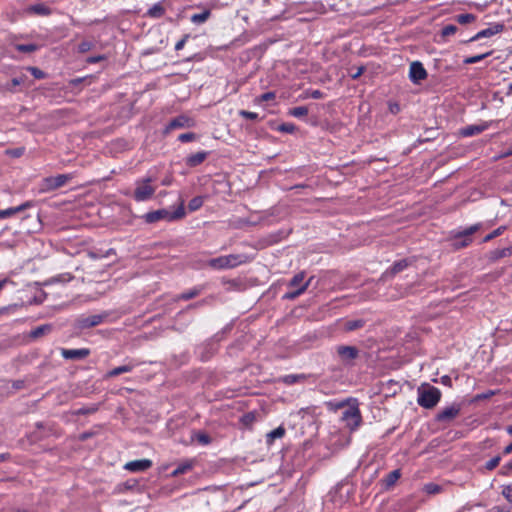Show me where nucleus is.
Segmentation results:
<instances>
[{
	"label": "nucleus",
	"mask_w": 512,
	"mask_h": 512,
	"mask_svg": "<svg viewBox=\"0 0 512 512\" xmlns=\"http://www.w3.org/2000/svg\"><path fill=\"white\" fill-rule=\"evenodd\" d=\"M247 261L248 257L244 254H229L208 260V266L217 270L231 269Z\"/></svg>",
	"instance_id": "obj_4"
},
{
	"label": "nucleus",
	"mask_w": 512,
	"mask_h": 512,
	"mask_svg": "<svg viewBox=\"0 0 512 512\" xmlns=\"http://www.w3.org/2000/svg\"><path fill=\"white\" fill-rule=\"evenodd\" d=\"M109 315L110 312L108 311H103L94 315H80L75 319L74 326L79 330L90 329L104 323Z\"/></svg>",
	"instance_id": "obj_5"
},
{
	"label": "nucleus",
	"mask_w": 512,
	"mask_h": 512,
	"mask_svg": "<svg viewBox=\"0 0 512 512\" xmlns=\"http://www.w3.org/2000/svg\"><path fill=\"white\" fill-rule=\"evenodd\" d=\"M184 201L181 200L179 206L174 211L168 209H159L146 213L143 218L146 223H155L159 220H166L168 222L182 219L185 216Z\"/></svg>",
	"instance_id": "obj_2"
},
{
	"label": "nucleus",
	"mask_w": 512,
	"mask_h": 512,
	"mask_svg": "<svg viewBox=\"0 0 512 512\" xmlns=\"http://www.w3.org/2000/svg\"><path fill=\"white\" fill-rule=\"evenodd\" d=\"M104 59L105 57L103 55L91 56L87 59V62L90 64H94L103 61Z\"/></svg>",
	"instance_id": "obj_53"
},
{
	"label": "nucleus",
	"mask_w": 512,
	"mask_h": 512,
	"mask_svg": "<svg viewBox=\"0 0 512 512\" xmlns=\"http://www.w3.org/2000/svg\"><path fill=\"white\" fill-rule=\"evenodd\" d=\"M33 206L32 201H26L16 207H10L5 210H0V219H5L14 216L17 213H20L28 208Z\"/></svg>",
	"instance_id": "obj_17"
},
{
	"label": "nucleus",
	"mask_w": 512,
	"mask_h": 512,
	"mask_svg": "<svg viewBox=\"0 0 512 512\" xmlns=\"http://www.w3.org/2000/svg\"><path fill=\"white\" fill-rule=\"evenodd\" d=\"M199 441L203 444H208L210 442V439L207 435H201L199 437Z\"/></svg>",
	"instance_id": "obj_61"
},
{
	"label": "nucleus",
	"mask_w": 512,
	"mask_h": 512,
	"mask_svg": "<svg viewBox=\"0 0 512 512\" xmlns=\"http://www.w3.org/2000/svg\"><path fill=\"white\" fill-rule=\"evenodd\" d=\"M511 470H512V461L507 462V463L502 467V473H503V474H509Z\"/></svg>",
	"instance_id": "obj_56"
},
{
	"label": "nucleus",
	"mask_w": 512,
	"mask_h": 512,
	"mask_svg": "<svg viewBox=\"0 0 512 512\" xmlns=\"http://www.w3.org/2000/svg\"><path fill=\"white\" fill-rule=\"evenodd\" d=\"M427 76V71L420 61H414L410 64L409 79L413 84H420Z\"/></svg>",
	"instance_id": "obj_10"
},
{
	"label": "nucleus",
	"mask_w": 512,
	"mask_h": 512,
	"mask_svg": "<svg viewBox=\"0 0 512 512\" xmlns=\"http://www.w3.org/2000/svg\"><path fill=\"white\" fill-rule=\"evenodd\" d=\"M504 229H505V227L501 226V227L495 229L493 232H491V234L494 235V238H495V237L501 235Z\"/></svg>",
	"instance_id": "obj_57"
},
{
	"label": "nucleus",
	"mask_w": 512,
	"mask_h": 512,
	"mask_svg": "<svg viewBox=\"0 0 512 512\" xmlns=\"http://www.w3.org/2000/svg\"><path fill=\"white\" fill-rule=\"evenodd\" d=\"M208 154L209 152L207 151H199L197 153L191 154L188 157H186L185 163L189 167H196L206 160Z\"/></svg>",
	"instance_id": "obj_20"
},
{
	"label": "nucleus",
	"mask_w": 512,
	"mask_h": 512,
	"mask_svg": "<svg viewBox=\"0 0 512 512\" xmlns=\"http://www.w3.org/2000/svg\"><path fill=\"white\" fill-rule=\"evenodd\" d=\"M201 292V289L200 288H193V289H190L188 291H185L183 292L182 294H180L178 296V299H181V300H190L196 296H198Z\"/></svg>",
	"instance_id": "obj_33"
},
{
	"label": "nucleus",
	"mask_w": 512,
	"mask_h": 512,
	"mask_svg": "<svg viewBox=\"0 0 512 512\" xmlns=\"http://www.w3.org/2000/svg\"><path fill=\"white\" fill-rule=\"evenodd\" d=\"M502 494L504 495V497H505L509 502H511V501H512V486H511V485H505V486L503 487Z\"/></svg>",
	"instance_id": "obj_49"
},
{
	"label": "nucleus",
	"mask_w": 512,
	"mask_h": 512,
	"mask_svg": "<svg viewBox=\"0 0 512 512\" xmlns=\"http://www.w3.org/2000/svg\"><path fill=\"white\" fill-rule=\"evenodd\" d=\"M189 121L190 119L184 115L177 116L168 123L164 133L168 134L174 129L187 127L189 126Z\"/></svg>",
	"instance_id": "obj_18"
},
{
	"label": "nucleus",
	"mask_w": 512,
	"mask_h": 512,
	"mask_svg": "<svg viewBox=\"0 0 512 512\" xmlns=\"http://www.w3.org/2000/svg\"><path fill=\"white\" fill-rule=\"evenodd\" d=\"M509 252H510L509 248H505V249H502V250H496L494 252L495 253V258L504 257V256L508 255Z\"/></svg>",
	"instance_id": "obj_55"
},
{
	"label": "nucleus",
	"mask_w": 512,
	"mask_h": 512,
	"mask_svg": "<svg viewBox=\"0 0 512 512\" xmlns=\"http://www.w3.org/2000/svg\"><path fill=\"white\" fill-rule=\"evenodd\" d=\"M138 365H139L138 362H136L134 360H130L128 363L118 366V367H115L112 370L108 371L106 374V378H112V377H116L123 373L131 372Z\"/></svg>",
	"instance_id": "obj_16"
},
{
	"label": "nucleus",
	"mask_w": 512,
	"mask_h": 512,
	"mask_svg": "<svg viewBox=\"0 0 512 512\" xmlns=\"http://www.w3.org/2000/svg\"><path fill=\"white\" fill-rule=\"evenodd\" d=\"M16 49L19 52L30 53V52L35 51L37 49V47L35 44H18L16 46Z\"/></svg>",
	"instance_id": "obj_39"
},
{
	"label": "nucleus",
	"mask_w": 512,
	"mask_h": 512,
	"mask_svg": "<svg viewBox=\"0 0 512 512\" xmlns=\"http://www.w3.org/2000/svg\"><path fill=\"white\" fill-rule=\"evenodd\" d=\"M441 399V391L432 385L425 384L418 388V404L425 408L435 407Z\"/></svg>",
	"instance_id": "obj_3"
},
{
	"label": "nucleus",
	"mask_w": 512,
	"mask_h": 512,
	"mask_svg": "<svg viewBox=\"0 0 512 512\" xmlns=\"http://www.w3.org/2000/svg\"><path fill=\"white\" fill-rule=\"evenodd\" d=\"M204 197L203 196H196L192 198L188 203V209L190 212L197 211L202 207L204 204Z\"/></svg>",
	"instance_id": "obj_30"
},
{
	"label": "nucleus",
	"mask_w": 512,
	"mask_h": 512,
	"mask_svg": "<svg viewBox=\"0 0 512 512\" xmlns=\"http://www.w3.org/2000/svg\"><path fill=\"white\" fill-rule=\"evenodd\" d=\"M72 177L69 174L46 177L40 184V192L46 193L64 186Z\"/></svg>",
	"instance_id": "obj_9"
},
{
	"label": "nucleus",
	"mask_w": 512,
	"mask_h": 512,
	"mask_svg": "<svg viewBox=\"0 0 512 512\" xmlns=\"http://www.w3.org/2000/svg\"><path fill=\"white\" fill-rule=\"evenodd\" d=\"M349 496H350V490L345 489V485H343V484L337 485L330 492L331 501L337 507H342V505L348 500Z\"/></svg>",
	"instance_id": "obj_12"
},
{
	"label": "nucleus",
	"mask_w": 512,
	"mask_h": 512,
	"mask_svg": "<svg viewBox=\"0 0 512 512\" xmlns=\"http://www.w3.org/2000/svg\"><path fill=\"white\" fill-rule=\"evenodd\" d=\"M323 93L319 90H314L311 94L313 99H320L322 97Z\"/></svg>",
	"instance_id": "obj_59"
},
{
	"label": "nucleus",
	"mask_w": 512,
	"mask_h": 512,
	"mask_svg": "<svg viewBox=\"0 0 512 512\" xmlns=\"http://www.w3.org/2000/svg\"><path fill=\"white\" fill-rule=\"evenodd\" d=\"M500 27L499 25H496L495 27H489V28H486V29H483L481 31H479L476 35H474L473 37H471L469 39L470 42H473V41H477L481 38H485V37H490V36H493L495 35L496 33H498L500 31Z\"/></svg>",
	"instance_id": "obj_23"
},
{
	"label": "nucleus",
	"mask_w": 512,
	"mask_h": 512,
	"mask_svg": "<svg viewBox=\"0 0 512 512\" xmlns=\"http://www.w3.org/2000/svg\"><path fill=\"white\" fill-rule=\"evenodd\" d=\"M335 350L339 361L345 367H353L360 356V350L356 346L338 345Z\"/></svg>",
	"instance_id": "obj_7"
},
{
	"label": "nucleus",
	"mask_w": 512,
	"mask_h": 512,
	"mask_svg": "<svg viewBox=\"0 0 512 512\" xmlns=\"http://www.w3.org/2000/svg\"><path fill=\"white\" fill-rule=\"evenodd\" d=\"M84 78H75V79H72L71 80V85L73 86H78L79 84H81L83 82Z\"/></svg>",
	"instance_id": "obj_60"
},
{
	"label": "nucleus",
	"mask_w": 512,
	"mask_h": 512,
	"mask_svg": "<svg viewBox=\"0 0 512 512\" xmlns=\"http://www.w3.org/2000/svg\"><path fill=\"white\" fill-rule=\"evenodd\" d=\"M193 468V461H185L180 463L171 473L172 477L185 474Z\"/></svg>",
	"instance_id": "obj_25"
},
{
	"label": "nucleus",
	"mask_w": 512,
	"mask_h": 512,
	"mask_svg": "<svg viewBox=\"0 0 512 512\" xmlns=\"http://www.w3.org/2000/svg\"><path fill=\"white\" fill-rule=\"evenodd\" d=\"M195 138H196L195 134L192 132H189V133L180 134L178 137V140L180 142L186 143V142L193 141Z\"/></svg>",
	"instance_id": "obj_45"
},
{
	"label": "nucleus",
	"mask_w": 512,
	"mask_h": 512,
	"mask_svg": "<svg viewBox=\"0 0 512 512\" xmlns=\"http://www.w3.org/2000/svg\"><path fill=\"white\" fill-rule=\"evenodd\" d=\"M93 47H94L93 42H91V41H82L78 45V51L80 53H86V52L90 51Z\"/></svg>",
	"instance_id": "obj_42"
},
{
	"label": "nucleus",
	"mask_w": 512,
	"mask_h": 512,
	"mask_svg": "<svg viewBox=\"0 0 512 512\" xmlns=\"http://www.w3.org/2000/svg\"><path fill=\"white\" fill-rule=\"evenodd\" d=\"M401 477L399 469L391 471L384 479H382V486L385 490H390Z\"/></svg>",
	"instance_id": "obj_21"
},
{
	"label": "nucleus",
	"mask_w": 512,
	"mask_h": 512,
	"mask_svg": "<svg viewBox=\"0 0 512 512\" xmlns=\"http://www.w3.org/2000/svg\"><path fill=\"white\" fill-rule=\"evenodd\" d=\"M226 283L229 285V288H233L236 290L240 289L241 287V282L236 279L228 280Z\"/></svg>",
	"instance_id": "obj_52"
},
{
	"label": "nucleus",
	"mask_w": 512,
	"mask_h": 512,
	"mask_svg": "<svg viewBox=\"0 0 512 512\" xmlns=\"http://www.w3.org/2000/svg\"><path fill=\"white\" fill-rule=\"evenodd\" d=\"M364 71L363 67H359L354 74H351L352 79L358 78Z\"/></svg>",
	"instance_id": "obj_58"
},
{
	"label": "nucleus",
	"mask_w": 512,
	"mask_h": 512,
	"mask_svg": "<svg viewBox=\"0 0 512 512\" xmlns=\"http://www.w3.org/2000/svg\"><path fill=\"white\" fill-rule=\"evenodd\" d=\"M389 111L392 114H397L400 112V105L398 103H389Z\"/></svg>",
	"instance_id": "obj_54"
},
{
	"label": "nucleus",
	"mask_w": 512,
	"mask_h": 512,
	"mask_svg": "<svg viewBox=\"0 0 512 512\" xmlns=\"http://www.w3.org/2000/svg\"><path fill=\"white\" fill-rule=\"evenodd\" d=\"M210 15V10L206 9L201 13L193 14L190 20L194 24H203L209 19Z\"/></svg>",
	"instance_id": "obj_26"
},
{
	"label": "nucleus",
	"mask_w": 512,
	"mask_h": 512,
	"mask_svg": "<svg viewBox=\"0 0 512 512\" xmlns=\"http://www.w3.org/2000/svg\"><path fill=\"white\" fill-rule=\"evenodd\" d=\"M304 279H305V272L301 271L292 277V279L288 283V286L291 288L297 289L298 287H300V285L305 283Z\"/></svg>",
	"instance_id": "obj_29"
},
{
	"label": "nucleus",
	"mask_w": 512,
	"mask_h": 512,
	"mask_svg": "<svg viewBox=\"0 0 512 512\" xmlns=\"http://www.w3.org/2000/svg\"><path fill=\"white\" fill-rule=\"evenodd\" d=\"M125 488L129 490L136 489L139 485V482L136 479H129L125 482Z\"/></svg>",
	"instance_id": "obj_50"
},
{
	"label": "nucleus",
	"mask_w": 512,
	"mask_h": 512,
	"mask_svg": "<svg viewBox=\"0 0 512 512\" xmlns=\"http://www.w3.org/2000/svg\"><path fill=\"white\" fill-rule=\"evenodd\" d=\"M285 435V429L283 426H279L267 434V443L271 444L274 440L280 439Z\"/></svg>",
	"instance_id": "obj_27"
},
{
	"label": "nucleus",
	"mask_w": 512,
	"mask_h": 512,
	"mask_svg": "<svg viewBox=\"0 0 512 512\" xmlns=\"http://www.w3.org/2000/svg\"><path fill=\"white\" fill-rule=\"evenodd\" d=\"M460 411L461 404L454 403L438 412L436 415V420L438 422H450L459 415Z\"/></svg>",
	"instance_id": "obj_11"
},
{
	"label": "nucleus",
	"mask_w": 512,
	"mask_h": 512,
	"mask_svg": "<svg viewBox=\"0 0 512 512\" xmlns=\"http://www.w3.org/2000/svg\"><path fill=\"white\" fill-rule=\"evenodd\" d=\"M188 35H185L182 39H180L176 44H175V50L176 51H179V50H182L185 46V43L188 39Z\"/></svg>",
	"instance_id": "obj_51"
},
{
	"label": "nucleus",
	"mask_w": 512,
	"mask_h": 512,
	"mask_svg": "<svg viewBox=\"0 0 512 512\" xmlns=\"http://www.w3.org/2000/svg\"><path fill=\"white\" fill-rule=\"evenodd\" d=\"M424 491L427 494L433 495L441 491V487L435 483H428L424 486Z\"/></svg>",
	"instance_id": "obj_38"
},
{
	"label": "nucleus",
	"mask_w": 512,
	"mask_h": 512,
	"mask_svg": "<svg viewBox=\"0 0 512 512\" xmlns=\"http://www.w3.org/2000/svg\"><path fill=\"white\" fill-rule=\"evenodd\" d=\"M73 279V276L69 273H64V274H60L58 276H56L54 278V281L55 282H69Z\"/></svg>",
	"instance_id": "obj_47"
},
{
	"label": "nucleus",
	"mask_w": 512,
	"mask_h": 512,
	"mask_svg": "<svg viewBox=\"0 0 512 512\" xmlns=\"http://www.w3.org/2000/svg\"><path fill=\"white\" fill-rule=\"evenodd\" d=\"M457 31V27L455 25H446L442 28V31H441V34L442 36L444 37H448V36H451V35H454Z\"/></svg>",
	"instance_id": "obj_41"
},
{
	"label": "nucleus",
	"mask_w": 512,
	"mask_h": 512,
	"mask_svg": "<svg viewBox=\"0 0 512 512\" xmlns=\"http://www.w3.org/2000/svg\"><path fill=\"white\" fill-rule=\"evenodd\" d=\"M414 261L412 259H401L399 261H396L389 269H387L383 275L382 278L387 277H393L394 275L402 272L405 270L408 266H410Z\"/></svg>",
	"instance_id": "obj_14"
},
{
	"label": "nucleus",
	"mask_w": 512,
	"mask_h": 512,
	"mask_svg": "<svg viewBox=\"0 0 512 512\" xmlns=\"http://www.w3.org/2000/svg\"><path fill=\"white\" fill-rule=\"evenodd\" d=\"M512 452V443H509L505 448H504V453L505 454H509Z\"/></svg>",
	"instance_id": "obj_64"
},
{
	"label": "nucleus",
	"mask_w": 512,
	"mask_h": 512,
	"mask_svg": "<svg viewBox=\"0 0 512 512\" xmlns=\"http://www.w3.org/2000/svg\"><path fill=\"white\" fill-rule=\"evenodd\" d=\"M348 407L342 412L341 420L350 432L358 430L362 424L359 402L355 398L347 400Z\"/></svg>",
	"instance_id": "obj_1"
},
{
	"label": "nucleus",
	"mask_w": 512,
	"mask_h": 512,
	"mask_svg": "<svg viewBox=\"0 0 512 512\" xmlns=\"http://www.w3.org/2000/svg\"><path fill=\"white\" fill-rule=\"evenodd\" d=\"M239 115L245 119L249 120H257L259 118L258 114L251 111L241 110Z\"/></svg>",
	"instance_id": "obj_44"
},
{
	"label": "nucleus",
	"mask_w": 512,
	"mask_h": 512,
	"mask_svg": "<svg viewBox=\"0 0 512 512\" xmlns=\"http://www.w3.org/2000/svg\"><path fill=\"white\" fill-rule=\"evenodd\" d=\"M29 71L36 79H43L45 77V73L36 67H30Z\"/></svg>",
	"instance_id": "obj_48"
},
{
	"label": "nucleus",
	"mask_w": 512,
	"mask_h": 512,
	"mask_svg": "<svg viewBox=\"0 0 512 512\" xmlns=\"http://www.w3.org/2000/svg\"><path fill=\"white\" fill-rule=\"evenodd\" d=\"M153 179L145 177L136 181V188L133 193V198L137 202H145L152 198L156 188L151 185Z\"/></svg>",
	"instance_id": "obj_6"
},
{
	"label": "nucleus",
	"mask_w": 512,
	"mask_h": 512,
	"mask_svg": "<svg viewBox=\"0 0 512 512\" xmlns=\"http://www.w3.org/2000/svg\"><path fill=\"white\" fill-rule=\"evenodd\" d=\"M21 83H22V79L21 78H17L16 77V78H13L11 80V84H12L13 87L19 86Z\"/></svg>",
	"instance_id": "obj_62"
},
{
	"label": "nucleus",
	"mask_w": 512,
	"mask_h": 512,
	"mask_svg": "<svg viewBox=\"0 0 512 512\" xmlns=\"http://www.w3.org/2000/svg\"><path fill=\"white\" fill-rule=\"evenodd\" d=\"M364 325H365V321L362 320V319L348 320L344 324V329H345V331L350 332V331H354V330L360 329Z\"/></svg>",
	"instance_id": "obj_28"
},
{
	"label": "nucleus",
	"mask_w": 512,
	"mask_h": 512,
	"mask_svg": "<svg viewBox=\"0 0 512 512\" xmlns=\"http://www.w3.org/2000/svg\"><path fill=\"white\" fill-rule=\"evenodd\" d=\"M61 355L66 360H83L90 355L88 348L61 349Z\"/></svg>",
	"instance_id": "obj_13"
},
{
	"label": "nucleus",
	"mask_w": 512,
	"mask_h": 512,
	"mask_svg": "<svg viewBox=\"0 0 512 512\" xmlns=\"http://www.w3.org/2000/svg\"><path fill=\"white\" fill-rule=\"evenodd\" d=\"M153 465L152 461L149 459H139L127 462L124 465V469L130 472H143L151 468Z\"/></svg>",
	"instance_id": "obj_15"
},
{
	"label": "nucleus",
	"mask_w": 512,
	"mask_h": 512,
	"mask_svg": "<svg viewBox=\"0 0 512 512\" xmlns=\"http://www.w3.org/2000/svg\"><path fill=\"white\" fill-rule=\"evenodd\" d=\"M278 130L285 133H293L295 126L292 123H283L278 127Z\"/></svg>",
	"instance_id": "obj_46"
},
{
	"label": "nucleus",
	"mask_w": 512,
	"mask_h": 512,
	"mask_svg": "<svg viewBox=\"0 0 512 512\" xmlns=\"http://www.w3.org/2000/svg\"><path fill=\"white\" fill-rule=\"evenodd\" d=\"M29 10L31 12H34L35 14H38V15H48L50 14V8L47 7L46 5L44 4H35V5H32L30 6Z\"/></svg>",
	"instance_id": "obj_31"
},
{
	"label": "nucleus",
	"mask_w": 512,
	"mask_h": 512,
	"mask_svg": "<svg viewBox=\"0 0 512 512\" xmlns=\"http://www.w3.org/2000/svg\"><path fill=\"white\" fill-rule=\"evenodd\" d=\"M311 280H312V277L310 279H308L307 281H305V283L300 285V287H298L297 289L295 288V290L286 292L282 296V299L283 300H294V299H296L297 297L302 295L307 290V288L309 287V285L311 283Z\"/></svg>",
	"instance_id": "obj_22"
},
{
	"label": "nucleus",
	"mask_w": 512,
	"mask_h": 512,
	"mask_svg": "<svg viewBox=\"0 0 512 512\" xmlns=\"http://www.w3.org/2000/svg\"><path fill=\"white\" fill-rule=\"evenodd\" d=\"M441 382H442V384H444V385H450V384H451V379H450V377H449V376H443V377L441 378Z\"/></svg>",
	"instance_id": "obj_63"
},
{
	"label": "nucleus",
	"mask_w": 512,
	"mask_h": 512,
	"mask_svg": "<svg viewBox=\"0 0 512 512\" xmlns=\"http://www.w3.org/2000/svg\"><path fill=\"white\" fill-rule=\"evenodd\" d=\"M165 8L161 2L155 3L152 7H150L147 11V15L150 18L158 19L164 16Z\"/></svg>",
	"instance_id": "obj_24"
},
{
	"label": "nucleus",
	"mask_w": 512,
	"mask_h": 512,
	"mask_svg": "<svg viewBox=\"0 0 512 512\" xmlns=\"http://www.w3.org/2000/svg\"><path fill=\"white\" fill-rule=\"evenodd\" d=\"M475 18V15L470 13L460 14L456 16L457 22L463 25L473 22Z\"/></svg>",
	"instance_id": "obj_36"
},
{
	"label": "nucleus",
	"mask_w": 512,
	"mask_h": 512,
	"mask_svg": "<svg viewBox=\"0 0 512 512\" xmlns=\"http://www.w3.org/2000/svg\"><path fill=\"white\" fill-rule=\"evenodd\" d=\"M487 128H488V125L485 124V123L484 124L468 125V126L463 127L461 129L460 134L463 137H472V136H475V135H478V134L482 133Z\"/></svg>",
	"instance_id": "obj_19"
},
{
	"label": "nucleus",
	"mask_w": 512,
	"mask_h": 512,
	"mask_svg": "<svg viewBox=\"0 0 512 512\" xmlns=\"http://www.w3.org/2000/svg\"><path fill=\"white\" fill-rule=\"evenodd\" d=\"M275 97H276L275 92L269 91V92H266V93H263L262 95H260L257 99V102L261 103V102L270 101V100L275 99Z\"/></svg>",
	"instance_id": "obj_43"
},
{
	"label": "nucleus",
	"mask_w": 512,
	"mask_h": 512,
	"mask_svg": "<svg viewBox=\"0 0 512 512\" xmlns=\"http://www.w3.org/2000/svg\"><path fill=\"white\" fill-rule=\"evenodd\" d=\"M490 55H491V52L488 51V52H485V53H482L479 55L470 56V57L465 58L463 60V63L464 64H475V63L482 61L483 59H485L486 57H488Z\"/></svg>",
	"instance_id": "obj_32"
},
{
	"label": "nucleus",
	"mask_w": 512,
	"mask_h": 512,
	"mask_svg": "<svg viewBox=\"0 0 512 512\" xmlns=\"http://www.w3.org/2000/svg\"><path fill=\"white\" fill-rule=\"evenodd\" d=\"M501 457L500 456H494L490 460H488L485 464V468L487 470H493L496 468L500 463Z\"/></svg>",
	"instance_id": "obj_40"
},
{
	"label": "nucleus",
	"mask_w": 512,
	"mask_h": 512,
	"mask_svg": "<svg viewBox=\"0 0 512 512\" xmlns=\"http://www.w3.org/2000/svg\"><path fill=\"white\" fill-rule=\"evenodd\" d=\"M479 228L480 224H474L462 231L457 232L453 238V247L455 249L467 247L472 242V235L477 232Z\"/></svg>",
	"instance_id": "obj_8"
},
{
	"label": "nucleus",
	"mask_w": 512,
	"mask_h": 512,
	"mask_svg": "<svg viewBox=\"0 0 512 512\" xmlns=\"http://www.w3.org/2000/svg\"><path fill=\"white\" fill-rule=\"evenodd\" d=\"M50 330H51V325H48V324L41 325V326L36 327V328L31 332V335H32V337L37 338V337H39V336H42V335L46 334V333H47V332H49Z\"/></svg>",
	"instance_id": "obj_35"
},
{
	"label": "nucleus",
	"mask_w": 512,
	"mask_h": 512,
	"mask_svg": "<svg viewBox=\"0 0 512 512\" xmlns=\"http://www.w3.org/2000/svg\"><path fill=\"white\" fill-rule=\"evenodd\" d=\"M289 114L296 118L304 117L308 114V109L305 106H298L290 109Z\"/></svg>",
	"instance_id": "obj_34"
},
{
	"label": "nucleus",
	"mask_w": 512,
	"mask_h": 512,
	"mask_svg": "<svg viewBox=\"0 0 512 512\" xmlns=\"http://www.w3.org/2000/svg\"><path fill=\"white\" fill-rule=\"evenodd\" d=\"M300 379H305V376L303 374H289L283 377V382L291 385L298 382Z\"/></svg>",
	"instance_id": "obj_37"
}]
</instances>
